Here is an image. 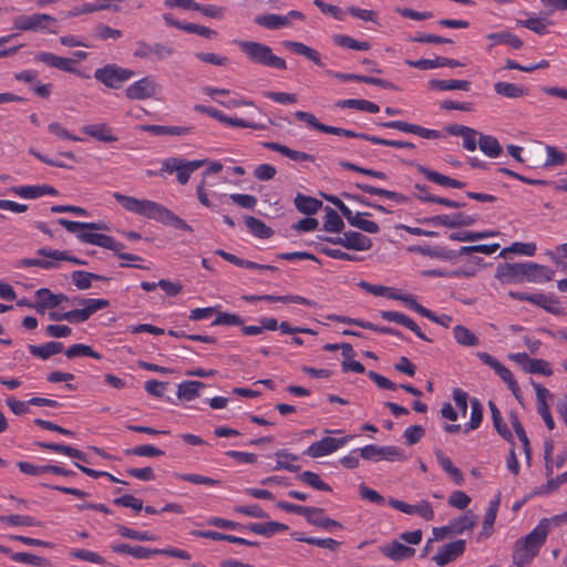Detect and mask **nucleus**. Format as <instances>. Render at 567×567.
I'll return each instance as SVG.
<instances>
[{
    "instance_id": "nucleus-30",
    "label": "nucleus",
    "mask_w": 567,
    "mask_h": 567,
    "mask_svg": "<svg viewBox=\"0 0 567 567\" xmlns=\"http://www.w3.org/2000/svg\"><path fill=\"white\" fill-rule=\"evenodd\" d=\"M368 215L367 213H355L350 212V216L346 217L349 224L353 227H357L369 234H377L380 230L379 225L373 221L365 219L363 216Z\"/></svg>"
},
{
    "instance_id": "nucleus-58",
    "label": "nucleus",
    "mask_w": 567,
    "mask_h": 567,
    "mask_svg": "<svg viewBox=\"0 0 567 567\" xmlns=\"http://www.w3.org/2000/svg\"><path fill=\"white\" fill-rule=\"evenodd\" d=\"M38 299H42L49 308H55L63 301L68 300V297L63 293H52L49 289L42 288L35 292Z\"/></svg>"
},
{
    "instance_id": "nucleus-54",
    "label": "nucleus",
    "mask_w": 567,
    "mask_h": 567,
    "mask_svg": "<svg viewBox=\"0 0 567 567\" xmlns=\"http://www.w3.org/2000/svg\"><path fill=\"white\" fill-rule=\"evenodd\" d=\"M509 252L520 254V255L530 257V256H534L536 252V244H534V243H527V244L514 243L509 247L504 248L499 252V257L505 258L507 256V254H509Z\"/></svg>"
},
{
    "instance_id": "nucleus-49",
    "label": "nucleus",
    "mask_w": 567,
    "mask_h": 567,
    "mask_svg": "<svg viewBox=\"0 0 567 567\" xmlns=\"http://www.w3.org/2000/svg\"><path fill=\"white\" fill-rule=\"evenodd\" d=\"M511 423H512V426L515 431V433L517 434L518 439L520 440V442L523 443V447H524V453H525V456H526V460L527 462L530 461V455H532V451H530V446H529V440L526 435V432L520 423V421L518 420V416L514 413L511 414Z\"/></svg>"
},
{
    "instance_id": "nucleus-35",
    "label": "nucleus",
    "mask_w": 567,
    "mask_h": 567,
    "mask_svg": "<svg viewBox=\"0 0 567 567\" xmlns=\"http://www.w3.org/2000/svg\"><path fill=\"white\" fill-rule=\"evenodd\" d=\"M63 350V343L51 341L42 346H29L31 354L41 358L43 360L49 359L53 354L60 353Z\"/></svg>"
},
{
    "instance_id": "nucleus-56",
    "label": "nucleus",
    "mask_w": 567,
    "mask_h": 567,
    "mask_svg": "<svg viewBox=\"0 0 567 567\" xmlns=\"http://www.w3.org/2000/svg\"><path fill=\"white\" fill-rule=\"evenodd\" d=\"M476 525V516L473 515L471 512H467L463 517L458 519H454L451 523L452 533L453 534H462L465 530H470L474 528Z\"/></svg>"
},
{
    "instance_id": "nucleus-40",
    "label": "nucleus",
    "mask_w": 567,
    "mask_h": 567,
    "mask_svg": "<svg viewBox=\"0 0 567 567\" xmlns=\"http://www.w3.org/2000/svg\"><path fill=\"white\" fill-rule=\"evenodd\" d=\"M39 446L42 449L51 450L54 452L63 453L70 457L80 460L82 462H89L86 454H84L82 451L71 447L69 445H63L59 443H39Z\"/></svg>"
},
{
    "instance_id": "nucleus-18",
    "label": "nucleus",
    "mask_w": 567,
    "mask_h": 567,
    "mask_svg": "<svg viewBox=\"0 0 567 567\" xmlns=\"http://www.w3.org/2000/svg\"><path fill=\"white\" fill-rule=\"evenodd\" d=\"M554 277V271L544 265H538L533 261L525 262L524 281L528 282H543L550 281Z\"/></svg>"
},
{
    "instance_id": "nucleus-16",
    "label": "nucleus",
    "mask_w": 567,
    "mask_h": 567,
    "mask_svg": "<svg viewBox=\"0 0 567 567\" xmlns=\"http://www.w3.org/2000/svg\"><path fill=\"white\" fill-rule=\"evenodd\" d=\"M476 216H471L465 213H456L453 215H439L429 219L430 223L445 226L449 228L472 226L476 223Z\"/></svg>"
},
{
    "instance_id": "nucleus-2",
    "label": "nucleus",
    "mask_w": 567,
    "mask_h": 567,
    "mask_svg": "<svg viewBox=\"0 0 567 567\" xmlns=\"http://www.w3.org/2000/svg\"><path fill=\"white\" fill-rule=\"evenodd\" d=\"M58 223L63 226L68 231L78 234V238L85 243L95 245L99 247H103L110 250H113L116 252L118 258L128 260V261H136L141 260V257L133 254L127 252H121V250L124 248V245L122 243L116 241L111 236L99 234V233H92V231H85V230H105L107 229L106 225L103 223H80V221H72L65 218H60Z\"/></svg>"
},
{
    "instance_id": "nucleus-31",
    "label": "nucleus",
    "mask_w": 567,
    "mask_h": 567,
    "mask_svg": "<svg viewBox=\"0 0 567 567\" xmlns=\"http://www.w3.org/2000/svg\"><path fill=\"white\" fill-rule=\"evenodd\" d=\"M295 206L302 214L313 215L322 207V202L310 196L298 194L295 198Z\"/></svg>"
},
{
    "instance_id": "nucleus-57",
    "label": "nucleus",
    "mask_w": 567,
    "mask_h": 567,
    "mask_svg": "<svg viewBox=\"0 0 567 567\" xmlns=\"http://www.w3.org/2000/svg\"><path fill=\"white\" fill-rule=\"evenodd\" d=\"M496 235H498L497 231H462L452 233L450 235V239L457 241H475L478 239H484Z\"/></svg>"
},
{
    "instance_id": "nucleus-3",
    "label": "nucleus",
    "mask_w": 567,
    "mask_h": 567,
    "mask_svg": "<svg viewBox=\"0 0 567 567\" xmlns=\"http://www.w3.org/2000/svg\"><path fill=\"white\" fill-rule=\"evenodd\" d=\"M549 533V520L544 518L524 538H520L514 549L513 559L519 567L528 564L539 551Z\"/></svg>"
},
{
    "instance_id": "nucleus-45",
    "label": "nucleus",
    "mask_w": 567,
    "mask_h": 567,
    "mask_svg": "<svg viewBox=\"0 0 567 567\" xmlns=\"http://www.w3.org/2000/svg\"><path fill=\"white\" fill-rule=\"evenodd\" d=\"M430 85L441 91L462 90L468 91L471 82L466 80H432Z\"/></svg>"
},
{
    "instance_id": "nucleus-14",
    "label": "nucleus",
    "mask_w": 567,
    "mask_h": 567,
    "mask_svg": "<svg viewBox=\"0 0 567 567\" xmlns=\"http://www.w3.org/2000/svg\"><path fill=\"white\" fill-rule=\"evenodd\" d=\"M465 545L466 543L464 539H457L445 544L437 549L432 559L436 565L445 566L463 555L465 551Z\"/></svg>"
},
{
    "instance_id": "nucleus-52",
    "label": "nucleus",
    "mask_w": 567,
    "mask_h": 567,
    "mask_svg": "<svg viewBox=\"0 0 567 567\" xmlns=\"http://www.w3.org/2000/svg\"><path fill=\"white\" fill-rule=\"evenodd\" d=\"M298 478H299L302 483H305V484H307V485H309V486H311V487H313V488H316V489H318V491H326V492H331V491H332V488L330 487V485H328L327 483H324V482L320 478V476H319L317 473H315V472L306 471V472L301 473V474L298 476Z\"/></svg>"
},
{
    "instance_id": "nucleus-1",
    "label": "nucleus",
    "mask_w": 567,
    "mask_h": 567,
    "mask_svg": "<svg viewBox=\"0 0 567 567\" xmlns=\"http://www.w3.org/2000/svg\"><path fill=\"white\" fill-rule=\"evenodd\" d=\"M113 197L127 212L134 213L136 215L150 219H154L165 225L173 226L176 229L185 231L193 230L192 227L188 224H186L181 217H178L172 210L150 199H138L120 193H114Z\"/></svg>"
},
{
    "instance_id": "nucleus-46",
    "label": "nucleus",
    "mask_w": 567,
    "mask_h": 567,
    "mask_svg": "<svg viewBox=\"0 0 567 567\" xmlns=\"http://www.w3.org/2000/svg\"><path fill=\"white\" fill-rule=\"evenodd\" d=\"M550 24L549 21H547L544 18L539 17H532L526 20H517V25L524 27L539 35H544L548 33L547 27Z\"/></svg>"
},
{
    "instance_id": "nucleus-50",
    "label": "nucleus",
    "mask_w": 567,
    "mask_h": 567,
    "mask_svg": "<svg viewBox=\"0 0 567 567\" xmlns=\"http://www.w3.org/2000/svg\"><path fill=\"white\" fill-rule=\"evenodd\" d=\"M37 254L42 257L53 259L56 261L66 260V261H70V262L76 264V265H86V262L84 260H81L76 257L69 256L66 251L40 248V249H38Z\"/></svg>"
},
{
    "instance_id": "nucleus-38",
    "label": "nucleus",
    "mask_w": 567,
    "mask_h": 567,
    "mask_svg": "<svg viewBox=\"0 0 567 567\" xmlns=\"http://www.w3.org/2000/svg\"><path fill=\"white\" fill-rule=\"evenodd\" d=\"M435 456L437 463L453 478L455 484L462 485L464 482L463 474L457 467L453 465L452 461L442 451H436Z\"/></svg>"
},
{
    "instance_id": "nucleus-28",
    "label": "nucleus",
    "mask_w": 567,
    "mask_h": 567,
    "mask_svg": "<svg viewBox=\"0 0 567 567\" xmlns=\"http://www.w3.org/2000/svg\"><path fill=\"white\" fill-rule=\"evenodd\" d=\"M530 302L545 309L547 312L553 315H563L564 311L560 308L559 301L554 296H547L543 293H534L530 298Z\"/></svg>"
},
{
    "instance_id": "nucleus-25",
    "label": "nucleus",
    "mask_w": 567,
    "mask_h": 567,
    "mask_svg": "<svg viewBox=\"0 0 567 567\" xmlns=\"http://www.w3.org/2000/svg\"><path fill=\"white\" fill-rule=\"evenodd\" d=\"M284 47L296 54L303 55L318 66H323L319 52L312 48L297 41H285Z\"/></svg>"
},
{
    "instance_id": "nucleus-62",
    "label": "nucleus",
    "mask_w": 567,
    "mask_h": 567,
    "mask_svg": "<svg viewBox=\"0 0 567 567\" xmlns=\"http://www.w3.org/2000/svg\"><path fill=\"white\" fill-rule=\"evenodd\" d=\"M333 41L336 44H338L340 47H344V48L358 50V51H365L370 48V44L365 41L359 42L351 37L342 35V34L334 35Z\"/></svg>"
},
{
    "instance_id": "nucleus-12",
    "label": "nucleus",
    "mask_w": 567,
    "mask_h": 567,
    "mask_svg": "<svg viewBox=\"0 0 567 567\" xmlns=\"http://www.w3.org/2000/svg\"><path fill=\"white\" fill-rule=\"evenodd\" d=\"M351 435H347L343 437H331L326 436L318 442L312 443L306 451V454L312 458L322 457L324 455L331 454L337 450L344 446L350 440Z\"/></svg>"
},
{
    "instance_id": "nucleus-41",
    "label": "nucleus",
    "mask_w": 567,
    "mask_h": 567,
    "mask_svg": "<svg viewBox=\"0 0 567 567\" xmlns=\"http://www.w3.org/2000/svg\"><path fill=\"white\" fill-rule=\"evenodd\" d=\"M202 388H205V383L199 381L182 382L177 389V396L186 401H192L199 396V389Z\"/></svg>"
},
{
    "instance_id": "nucleus-6",
    "label": "nucleus",
    "mask_w": 567,
    "mask_h": 567,
    "mask_svg": "<svg viewBox=\"0 0 567 567\" xmlns=\"http://www.w3.org/2000/svg\"><path fill=\"white\" fill-rule=\"evenodd\" d=\"M133 76L134 71L116 64H107L94 72V78L110 89H120L124 82Z\"/></svg>"
},
{
    "instance_id": "nucleus-9",
    "label": "nucleus",
    "mask_w": 567,
    "mask_h": 567,
    "mask_svg": "<svg viewBox=\"0 0 567 567\" xmlns=\"http://www.w3.org/2000/svg\"><path fill=\"white\" fill-rule=\"evenodd\" d=\"M161 92V85L152 76H144L128 85L125 96L130 100H148Z\"/></svg>"
},
{
    "instance_id": "nucleus-60",
    "label": "nucleus",
    "mask_w": 567,
    "mask_h": 567,
    "mask_svg": "<svg viewBox=\"0 0 567 567\" xmlns=\"http://www.w3.org/2000/svg\"><path fill=\"white\" fill-rule=\"evenodd\" d=\"M0 522L10 526H41V522L25 515H2Z\"/></svg>"
},
{
    "instance_id": "nucleus-59",
    "label": "nucleus",
    "mask_w": 567,
    "mask_h": 567,
    "mask_svg": "<svg viewBox=\"0 0 567 567\" xmlns=\"http://www.w3.org/2000/svg\"><path fill=\"white\" fill-rule=\"evenodd\" d=\"M65 355L69 359H73V358L82 357V355L91 357L96 360H100L102 358V355L100 353H97L96 351H94L90 346L82 344V343L73 344L70 348H68V350L65 351Z\"/></svg>"
},
{
    "instance_id": "nucleus-32",
    "label": "nucleus",
    "mask_w": 567,
    "mask_h": 567,
    "mask_svg": "<svg viewBox=\"0 0 567 567\" xmlns=\"http://www.w3.org/2000/svg\"><path fill=\"white\" fill-rule=\"evenodd\" d=\"M487 39L492 41V44L489 45V49L494 45L498 44H508L513 49H520L523 47V41L516 37L515 34L508 32V31H502L496 33H489L487 34Z\"/></svg>"
},
{
    "instance_id": "nucleus-34",
    "label": "nucleus",
    "mask_w": 567,
    "mask_h": 567,
    "mask_svg": "<svg viewBox=\"0 0 567 567\" xmlns=\"http://www.w3.org/2000/svg\"><path fill=\"white\" fill-rule=\"evenodd\" d=\"M82 131L101 142L110 143L117 141V137L112 135L106 124L85 125L82 127Z\"/></svg>"
},
{
    "instance_id": "nucleus-21",
    "label": "nucleus",
    "mask_w": 567,
    "mask_h": 567,
    "mask_svg": "<svg viewBox=\"0 0 567 567\" xmlns=\"http://www.w3.org/2000/svg\"><path fill=\"white\" fill-rule=\"evenodd\" d=\"M381 551L384 556L389 557L392 560H404L414 556L415 550L412 547L403 545L396 540L384 545L381 548Z\"/></svg>"
},
{
    "instance_id": "nucleus-44",
    "label": "nucleus",
    "mask_w": 567,
    "mask_h": 567,
    "mask_svg": "<svg viewBox=\"0 0 567 567\" xmlns=\"http://www.w3.org/2000/svg\"><path fill=\"white\" fill-rule=\"evenodd\" d=\"M245 223L250 230L251 234H254L256 237L259 238H269L272 236L274 231L270 227H268L262 220L252 217L247 216L245 218Z\"/></svg>"
},
{
    "instance_id": "nucleus-5",
    "label": "nucleus",
    "mask_w": 567,
    "mask_h": 567,
    "mask_svg": "<svg viewBox=\"0 0 567 567\" xmlns=\"http://www.w3.org/2000/svg\"><path fill=\"white\" fill-rule=\"evenodd\" d=\"M207 163V159L186 161L178 157H167L162 163V172L176 173L177 182L181 185L188 183L190 174Z\"/></svg>"
},
{
    "instance_id": "nucleus-39",
    "label": "nucleus",
    "mask_w": 567,
    "mask_h": 567,
    "mask_svg": "<svg viewBox=\"0 0 567 567\" xmlns=\"http://www.w3.org/2000/svg\"><path fill=\"white\" fill-rule=\"evenodd\" d=\"M480 150L488 157L495 158L502 154V146L498 141L491 135L480 134Z\"/></svg>"
},
{
    "instance_id": "nucleus-20",
    "label": "nucleus",
    "mask_w": 567,
    "mask_h": 567,
    "mask_svg": "<svg viewBox=\"0 0 567 567\" xmlns=\"http://www.w3.org/2000/svg\"><path fill=\"white\" fill-rule=\"evenodd\" d=\"M406 64H409L410 66H413V68L421 69V70H430V69H435V68H441V66L457 68V66L463 65L457 60L442 58V56H436L433 60H430V59H420L417 61L408 60Z\"/></svg>"
},
{
    "instance_id": "nucleus-37",
    "label": "nucleus",
    "mask_w": 567,
    "mask_h": 567,
    "mask_svg": "<svg viewBox=\"0 0 567 567\" xmlns=\"http://www.w3.org/2000/svg\"><path fill=\"white\" fill-rule=\"evenodd\" d=\"M317 512L307 515V522L313 526L331 530L332 528H340L341 524L334 519L322 516V508L313 507Z\"/></svg>"
},
{
    "instance_id": "nucleus-13",
    "label": "nucleus",
    "mask_w": 567,
    "mask_h": 567,
    "mask_svg": "<svg viewBox=\"0 0 567 567\" xmlns=\"http://www.w3.org/2000/svg\"><path fill=\"white\" fill-rule=\"evenodd\" d=\"M525 262L499 264L495 270V278L502 284L524 282Z\"/></svg>"
},
{
    "instance_id": "nucleus-22",
    "label": "nucleus",
    "mask_w": 567,
    "mask_h": 567,
    "mask_svg": "<svg viewBox=\"0 0 567 567\" xmlns=\"http://www.w3.org/2000/svg\"><path fill=\"white\" fill-rule=\"evenodd\" d=\"M111 549L116 554H126L131 555L137 559H147L152 556L156 555V548L151 549L143 546H131L128 544H112Z\"/></svg>"
},
{
    "instance_id": "nucleus-36",
    "label": "nucleus",
    "mask_w": 567,
    "mask_h": 567,
    "mask_svg": "<svg viewBox=\"0 0 567 567\" xmlns=\"http://www.w3.org/2000/svg\"><path fill=\"white\" fill-rule=\"evenodd\" d=\"M455 341L464 347H477L480 339L465 326L457 324L453 328Z\"/></svg>"
},
{
    "instance_id": "nucleus-64",
    "label": "nucleus",
    "mask_w": 567,
    "mask_h": 567,
    "mask_svg": "<svg viewBox=\"0 0 567 567\" xmlns=\"http://www.w3.org/2000/svg\"><path fill=\"white\" fill-rule=\"evenodd\" d=\"M525 372L539 373L546 377H550L553 374L549 363L543 359H530L528 365H526Z\"/></svg>"
},
{
    "instance_id": "nucleus-48",
    "label": "nucleus",
    "mask_w": 567,
    "mask_h": 567,
    "mask_svg": "<svg viewBox=\"0 0 567 567\" xmlns=\"http://www.w3.org/2000/svg\"><path fill=\"white\" fill-rule=\"evenodd\" d=\"M326 217L323 228L326 231L340 233L344 228V223L339 214L331 207H326Z\"/></svg>"
},
{
    "instance_id": "nucleus-17",
    "label": "nucleus",
    "mask_w": 567,
    "mask_h": 567,
    "mask_svg": "<svg viewBox=\"0 0 567 567\" xmlns=\"http://www.w3.org/2000/svg\"><path fill=\"white\" fill-rule=\"evenodd\" d=\"M35 60L47 64L50 68H55L61 71L70 73L76 72V69L74 68L76 61L73 59L59 56L50 52H39L35 55Z\"/></svg>"
},
{
    "instance_id": "nucleus-63",
    "label": "nucleus",
    "mask_w": 567,
    "mask_h": 567,
    "mask_svg": "<svg viewBox=\"0 0 567 567\" xmlns=\"http://www.w3.org/2000/svg\"><path fill=\"white\" fill-rule=\"evenodd\" d=\"M547 158L544 163L545 167L564 165L567 162V155L557 150L555 146H546Z\"/></svg>"
},
{
    "instance_id": "nucleus-33",
    "label": "nucleus",
    "mask_w": 567,
    "mask_h": 567,
    "mask_svg": "<svg viewBox=\"0 0 567 567\" xmlns=\"http://www.w3.org/2000/svg\"><path fill=\"white\" fill-rule=\"evenodd\" d=\"M494 91L496 94L508 97L518 99L526 95L527 91L523 85H518L509 82H497L494 84Z\"/></svg>"
},
{
    "instance_id": "nucleus-10",
    "label": "nucleus",
    "mask_w": 567,
    "mask_h": 567,
    "mask_svg": "<svg viewBox=\"0 0 567 567\" xmlns=\"http://www.w3.org/2000/svg\"><path fill=\"white\" fill-rule=\"evenodd\" d=\"M477 357L484 364L491 367L501 377L517 400L522 399L520 389L513 373L504 364L486 352H478Z\"/></svg>"
},
{
    "instance_id": "nucleus-15",
    "label": "nucleus",
    "mask_w": 567,
    "mask_h": 567,
    "mask_svg": "<svg viewBox=\"0 0 567 567\" xmlns=\"http://www.w3.org/2000/svg\"><path fill=\"white\" fill-rule=\"evenodd\" d=\"M388 502L393 508H395L400 512H403L405 514H409V515L417 514L425 520H432L434 517L433 507L427 501H422L416 505H411L403 501H399V499L391 497V498H389Z\"/></svg>"
},
{
    "instance_id": "nucleus-55",
    "label": "nucleus",
    "mask_w": 567,
    "mask_h": 567,
    "mask_svg": "<svg viewBox=\"0 0 567 567\" xmlns=\"http://www.w3.org/2000/svg\"><path fill=\"white\" fill-rule=\"evenodd\" d=\"M259 300L269 301V302H292L306 306H313V302L305 297L297 295H287V296H272V295H261Z\"/></svg>"
},
{
    "instance_id": "nucleus-42",
    "label": "nucleus",
    "mask_w": 567,
    "mask_h": 567,
    "mask_svg": "<svg viewBox=\"0 0 567 567\" xmlns=\"http://www.w3.org/2000/svg\"><path fill=\"white\" fill-rule=\"evenodd\" d=\"M336 106L340 107V109H346V107L357 109V110L365 111L369 113H378L380 111L379 106L375 103H372L367 100H357V99L338 101L336 103Z\"/></svg>"
},
{
    "instance_id": "nucleus-23",
    "label": "nucleus",
    "mask_w": 567,
    "mask_h": 567,
    "mask_svg": "<svg viewBox=\"0 0 567 567\" xmlns=\"http://www.w3.org/2000/svg\"><path fill=\"white\" fill-rule=\"evenodd\" d=\"M138 128L144 132L153 133L154 135H172L183 136L193 133V128L188 126H166V125H140Z\"/></svg>"
},
{
    "instance_id": "nucleus-11",
    "label": "nucleus",
    "mask_w": 567,
    "mask_h": 567,
    "mask_svg": "<svg viewBox=\"0 0 567 567\" xmlns=\"http://www.w3.org/2000/svg\"><path fill=\"white\" fill-rule=\"evenodd\" d=\"M360 456L369 461H402L404 460L403 451L398 446H378L367 445L360 450Z\"/></svg>"
},
{
    "instance_id": "nucleus-4",
    "label": "nucleus",
    "mask_w": 567,
    "mask_h": 567,
    "mask_svg": "<svg viewBox=\"0 0 567 567\" xmlns=\"http://www.w3.org/2000/svg\"><path fill=\"white\" fill-rule=\"evenodd\" d=\"M240 51L255 64L276 70H286L285 59L274 54L270 47L257 41H235Z\"/></svg>"
},
{
    "instance_id": "nucleus-61",
    "label": "nucleus",
    "mask_w": 567,
    "mask_h": 567,
    "mask_svg": "<svg viewBox=\"0 0 567 567\" xmlns=\"http://www.w3.org/2000/svg\"><path fill=\"white\" fill-rule=\"evenodd\" d=\"M106 9H109L107 3H96V4L95 3H84L82 6L72 8L70 11L66 12L65 16L68 18H72V17H79L82 14L93 13V12L101 11V10H106Z\"/></svg>"
},
{
    "instance_id": "nucleus-26",
    "label": "nucleus",
    "mask_w": 567,
    "mask_h": 567,
    "mask_svg": "<svg viewBox=\"0 0 567 567\" xmlns=\"http://www.w3.org/2000/svg\"><path fill=\"white\" fill-rule=\"evenodd\" d=\"M78 302L83 306L82 309H78L81 322L86 321L96 311L105 309L110 306V302L105 299H82V298H80L78 300Z\"/></svg>"
},
{
    "instance_id": "nucleus-27",
    "label": "nucleus",
    "mask_w": 567,
    "mask_h": 567,
    "mask_svg": "<svg viewBox=\"0 0 567 567\" xmlns=\"http://www.w3.org/2000/svg\"><path fill=\"white\" fill-rule=\"evenodd\" d=\"M254 22L268 30H279L289 27L288 17L268 13L255 17Z\"/></svg>"
},
{
    "instance_id": "nucleus-53",
    "label": "nucleus",
    "mask_w": 567,
    "mask_h": 567,
    "mask_svg": "<svg viewBox=\"0 0 567 567\" xmlns=\"http://www.w3.org/2000/svg\"><path fill=\"white\" fill-rule=\"evenodd\" d=\"M483 420V406L481 402L477 399L471 400V420L470 423L466 425L464 433H468L470 431H473L477 429Z\"/></svg>"
},
{
    "instance_id": "nucleus-51",
    "label": "nucleus",
    "mask_w": 567,
    "mask_h": 567,
    "mask_svg": "<svg viewBox=\"0 0 567 567\" xmlns=\"http://www.w3.org/2000/svg\"><path fill=\"white\" fill-rule=\"evenodd\" d=\"M116 530L120 536L125 538H131L140 542H150V540H156L157 537L154 534H151L148 532H138L134 530L132 528H128L124 525H117Z\"/></svg>"
},
{
    "instance_id": "nucleus-43",
    "label": "nucleus",
    "mask_w": 567,
    "mask_h": 567,
    "mask_svg": "<svg viewBox=\"0 0 567 567\" xmlns=\"http://www.w3.org/2000/svg\"><path fill=\"white\" fill-rule=\"evenodd\" d=\"M488 406L492 413L493 424L498 434L506 441H512L513 435L507 425L503 422L499 410L493 401L488 402Z\"/></svg>"
},
{
    "instance_id": "nucleus-7",
    "label": "nucleus",
    "mask_w": 567,
    "mask_h": 567,
    "mask_svg": "<svg viewBox=\"0 0 567 567\" xmlns=\"http://www.w3.org/2000/svg\"><path fill=\"white\" fill-rule=\"evenodd\" d=\"M175 53V50L161 42L150 43L144 40H140L135 43V50L133 52L134 58L141 60H147L152 56L156 61H164L171 58Z\"/></svg>"
},
{
    "instance_id": "nucleus-8",
    "label": "nucleus",
    "mask_w": 567,
    "mask_h": 567,
    "mask_svg": "<svg viewBox=\"0 0 567 567\" xmlns=\"http://www.w3.org/2000/svg\"><path fill=\"white\" fill-rule=\"evenodd\" d=\"M56 19L47 13H33L30 16H18L13 19V28L18 31H44L49 29Z\"/></svg>"
},
{
    "instance_id": "nucleus-19",
    "label": "nucleus",
    "mask_w": 567,
    "mask_h": 567,
    "mask_svg": "<svg viewBox=\"0 0 567 567\" xmlns=\"http://www.w3.org/2000/svg\"><path fill=\"white\" fill-rule=\"evenodd\" d=\"M381 317L390 322L401 324L413 331L420 339L430 342L431 340L421 331L419 326L408 316L398 311H381Z\"/></svg>"
},
{
    "instance_id": "nucleus-47",
    "label": "nucleus",
    "mask_w": 567,
    "mask_h": 567,
    "mask_svg": "<svg viewBox=\"0 0 567 567\" xmlns=\"http://www.w3.org/2000/svg\"><path fill=\"white\" fill-rule=\"evenodd\" d=\"M247 528L252 533L269 536L281 530H287L288 526L277 522H268L266 524L251 523Z\"/></svg>"
},
{
    "instance_id": "nucleus-29",
    "label": "nucleus",
    "mask_w": 567,
    "mask_h": 567,
    "mask_svg": "<svg viewBox=\"0 0 567 567\" xmlns=\"http://www.w3.org/2000/svg\"><path fill=\"white\" fill-rule=\"evenodd\" d=\"M275 456L277 458L274 467L275 471L286 470L289 472H298L300 470V466L295 464L299 458L298 455L289 453L286 450H280L275 453Z\"/></svg>"
},
{
    "instance_id": "nucleus-24",
    "label": "nucleus",
    "mask_w": 567,
    "mask_h": 567,
    "mask_svg": "<svg viewBox=\"0 0 567 567\" xmlns=\"http://www.w3.org/2000/svg\"><path fill=\"white\" fill-rule=\"evenodd\" d=\"M344 248L352 250H369L372 247V240L359 233V231H347L343 233Z\"/></svg>"
}]
</instances>
